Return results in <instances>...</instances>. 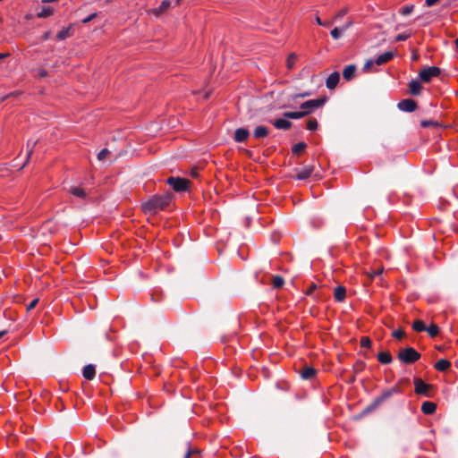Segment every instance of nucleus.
I'll use <instances>...</instances> for the list:
<instances>
[{"label":"nucleus","mask_w":458,"mask_h":458,"mask_svg":"<svg viewBox=\"0 0 458 458\" xmlns=\"http://www.w3.org/2000/svg\"><path fill=\"white\" fill-rule=\"evenodd\" d=\"M7 55H6V54H1V53H0V59H3V58H4V57H5V56H7Z\"/></svg>","instance_id":"54"},{"label":"nucleus","mask_w":458,"mask_h":458,"mask_svg":"<svg viewBox=\"0 0 458 458\" xmlns=\"http://www.w3.org/2000/svg\"><path fill=\"white\" fill-rule=\"evenodd\" d=\"M394 57V53L392 51H387L380 55H378L375 61L369 60L366 63L364 68L367 69L368 67L371 66L372 64H376L377 65H382L384 64L388 63L391 61Z\"/></svg>","instance_id":"6"},{"label":"nucleus","mask_w":458,"mask_h":458,"mask_svg":"<svg viewBox=\"0 0 458 458\" xmlns=\"http://www.w3.org/2000/svg\"><path fill=\"white\" fill-rule=\"evenodd\" d=\"M451 366V363L449 360H445V359H441L439 360L436 364H435V368L436 369H437L438 371H445L446 369H448Z\"/></svg>","instance_id":"23"},{"label":"nucleus","mask_w":458,"mask_h":458,"mask_svg":"<svg viewBox=\"0 0 458 458\" xmlns=\"http://www.w3.org/2000/svg\"><path fill=\"white\" fill-rule=\"evenodd\" d=\"M382 273V269H377V270H375L371 273V276L374 277L376 276H378Z\"/></svg>","instance_id":"45"},{"label":"nucleus","mask_w":458,"mask_h":458,"mask_svg":"<svg viewBox=\"0 0 458 458\" xmlns=\"http://www.w3.org/2000/svg\"><path fill=\"white\" fill-rule=\"evenodd\" d=\"M182 0H176V1H175V4H176V5H179V4L182 3Z\"/></svg>","instance_id":"55"},{"label":"nucleus","mask_w":458,"mask_h":458,"mask_svg":"<svg viewBox=\"0 0 458 458\" xmlns=\"http://www.w3.org/2000/svg\"><path fill=\"white\" fill-rule=\"evenodd\" d=\"M38 298L33 299L26 307L27 311L32 310L38 303Z\"/></svg>","instance_id":"37"},{"label":"nucleus","mask_w":458,"mask_h":458,"mask_svg":"<svg viewBox=\"0 0 458 458\" xmlns=\"http://www.w3.org/2000/svg\"><path fill=\"white\" fill-rule=\"evenodd\" d=\"M310 114V111L285 112L284 116L289 119H301Z\"/></svg>","instance_id":"16"},{"label":"nucleus","mask_w":458,"mask_h":458,"mask_svg":"<svg viewBox=\"0 0 458 458\" xmlns=\"http://www.w3.org/2000/svg\"><path fill=\"white\" fill-rule=\"evenodd\" d=\"M410 37L409 34L401 33L395 37V41H404Z\"/></svg>","instance_id":"41"},{"label":"nucleus","mask_w":458,"mask_h":458,"mask_svg":"<svg viewBox=\"0 0 458 458\" xmlns=\"http://www.w3.org/2000/svg\"><path fill=\"white\" fill-rule=\"evenodd\" d=\"M49 37H50V32H49V31H47V32H46V33L43 35V39H44V40H47V39H48V38H49Z\"/></svg>","instance_id":"48"},{"label":"nucleus","mask_w":458,"mask_h":458,"mask_svg":"<svg viewBox=\"0 0 458 458\" xmlns=\"http://www.w3.org/2000/svg\"><path fill=\"white\" fill-rule=\"evenodd\" d=\"M421 124H422L423 127H427L428 125V123L424 121V122H422Z\"/></svg>","instance_id":"53"},{"label":"nucleus","mask_w":458,"mask_h":458,"mask_svg":"<svg viewBox=\"0 0 458 458\" xmlns=\"http://www.w3.org/2000/svg\"><path fill=\"white\" fill-rule=\"evenodd\" d=\"M360 346L363 348H369L371 346V341L368 336H363L360 339Z\"/></svg>","instance_id":"36"},{"label":"nucleus","mask_w":458,"mask_h":458,"mask_svg":"<svg viewBox=\"0 0 458 458\" xmlns=\"http://www.w3.org/2000/svg\"><path fill=\"white\" fill-rule=\"evenodd\" d=\"M97 16V13H91L90 15H89L88 17L84 18L82 20V22L83 23H88L91 20H93L95 17Z\"/></svg>","instance_id":"43"},{"label":"nucleus","mask_w":458,"mask_h":458,"mask_svg":"<svg viewBox=\"0 0 458 458\" xmlns=\"http://www.w3.org/2000/svg\"><path fill=\"white\" fill-rule=\"evenodd\" d=\"M267 134L268 131L265 126H258L254 131V137L257 139L265 138Z\"/></svg>","instance_id":"24"},{"label":"nucleus","mask_w":458,"mask_h":458,"mask_svg":"<svg viewBox=\"0 0 458 458\" xmlns=\"http://www.w3.org/2000/svg\"><path fill=\"white\" fill-rule=\"evenodd\" d=\"M377 360L382 364H389L393 358L389 352H381L377 354Z\"/></svg>","instance_id":"22"},{"label":"nucleus","mask_w":458,"mask_h":458,"mask_svg":"<svg viewBox=\"0 0 458 458\" xmlns=\"http://www.w3.org/2000/svg\"><path fill=\"white\" fill-rule=\"evenodd\" d=\"M426 331L431 337H435L439 333V327L436 324H431L428 327H427Z\"/></svg>","instance_id":"30"},{"label":"nucleus","mask_w":458,"mask_h":458,"mask_svg":"<svg viewBox=\"0 0 458 458\" xmlns=\"http://www.w3.org/2000/svg\"><path fill=\"white\" fill-rule=\"evenodd\" d=\"M310 96V93L309 92H304V93H301V94H296L293 98H305V97H308Z\"/></svg>","instance_id":"44"},{"label":"nucleus","mask_w":458,"mask_h":458,"mask_svg":"<svg viewBox=\"0 0 458 458\" xmlns=\"http://www.w3.org/2000/svg\"><path fill=\"white\" fill-rule=\"evenodd\" d=\"M331 25L330 21H323L322 25L323 27H329Z\"/></svg>","instance_id":"50"},{"label":"nucleus","mask_w":458,"mask_h":458,"mask_svg":"<svg viewBox=\"0 0 458 458\" xmlns=\"http://www.w3.org/2000/svg\"><path fill=\"white\" fill-rule=\"evenodd\" d=\"M69 34H70V29L66 28V29H63L62 30H60L57 33L56 37L59 40H64L69 37Z\"/></svg>","instance_id":"32"},{"label":"nucleus","mask_w":458,"mask_h":458,"mask_svg":"<svg viewBox=\"0 0 458 458\" xmlns=\"http://www.w3.org/2000/svg\"><path fill=\"white\" fill-rule=\"evenodd\" d=\"M412 329L416 332L426 331L427 327L422 320L417 319L412 323Z\"/></svg>","instance_id":"28"},{"label":"nucleus","mask_w":458,"mask_h":458,"mask_svg":"<svg viewBox=\"0 0 458 458\" xmlns=\"http://www.w3.org/2000/svg\"><path fill=\"white\" fill-rule=\"evenodd\" d=\"M339 81H340V74H339V72H335L327 77V79L326 81V86L329 89H334L337 86Z\"/></svg>","instance_id":"10"},{"label":"nucleus","mask_w":458,"mask_h":458,"mask_svg":"<svg viewBox=\"0 0 458 458\" xmlns=\"http://www.w3.org/2000/svg\"><path fill=\"white\" fill-rule=\"evenodd\" d=\"M83 377L88 380H92L96 376V369L92 364H89L83 368Z\"/></svg>","instance_id":"13"},{"label":"nucleus","mask_w":458,"mask_h":458,"mask_svg":"<svg viewBox=\"0 0 458 458\" xmlns=\"http://www.w3.org/2000/svg\"><path fill=\"white\" fill-rule=\"evenodd\" d=\"M312 172H313L312 166H305L296 174V178L298 180H305L311 175Z\"/></svg>","instance_id":"17"},{"label":"nucleus","mask_w":458,"mask_h":458,"mask_svg":"<svg viewBox=\"0 0 458 458\" xmlns=\"http://www.w3.org/2000/svg\"><path fill=\"white\" fill-rule=\"evenodd\" d=\"M297 62V55L294 53H291L286 59V67L292 70Z\"/></svg>","instance_id":"27"},{"label":"nucleus","mask_w":458,"mask_h":458,"mask_svg":"<svg viewBox=\"0 0 458 458\" xmlns=\"http://www.w3.org/2000/svg\"><path fill=\"white\" fill-rule=\"evenodd\" d=\"M109 151L106 149V148H104L102 149L98 154V159L99 161H104L106 157V156L108 155Z\"/></svg>","instance_id":"38"},{"label":"nucleus","mask_w":458,"mask_h":458,"mask_svg":"<svg viewBox=\"0 0 458 458\" xmlns=\"http://www.w3.org/2000/svg\"><path fill=\"white\" fill-rule=\"evenodd\" d=\"M315 21H316V22H317L318 25H320V26H321V25H322V23H323V21H321V19H320L318 16H317V17H316Z\"/></svg>","instance_id":"49"},{"label":"nucleus","mask_w":458,"mask_h":458,"mask_svg":"<svg viewBox=\"0 0 458 458\" xmlns=\"http://www.w3.org/2000/svg\"><path fill=\"white\" fill-rule=\"evenodd\" d=\"M54 13V10L52 7L49 6H44L40 12L37 13V16L38 18H47L50 15H52Z\"/></svg>","instance_id":"26"},{"label":"nucleus","mask_w":458,"mask_h":458,"mask_svg":"<svg viewBox=\"0 0 458 458\" xmlns=\"http://www.w3.org/2000/svg\"><path fill=\"white\" fill-rule=\"evenodd\" d=\"M326 98L308 100L301 105V108L303 111H310V114L313 110L321 107L326 103Z\"/></svg>","instance_id":"5"},{"label":"nucleus","mask_w":458,"mask_h":458,"mask_svg":"<svg viewBox=\"0 0 458 458\" xmlns=\"http://www.w3.org/2000/svg\"><path fill=\"white\" fill-rule=\"evenodd\" d=\"M414 386V391L416 394L429 396V390L432 388L431 385L426 384L420 378H415Z\"/></svg>","instance_id":"7"},{"label":"nucleus","mask_w":458,"mask_h":458,"mask_svg":"<svg viewBox=\"0 0 458 458\" xmlns=\"http://www.w3.org/2000/svg\"><path fill=\"white\" fill-rule=\"evenodd\" d=\"M170 6H171V2L169 0H164V1H162L159 7L148 11V13L153 14L155 17L157 18L162 13H164L168 8H170Z\"/></svg>","instance_id":"9"},{"label":"nucleus","mask_w":458,"mask_h":458,"mask_svg":"<svg viewBox=\"0 0 458 458\" xmlns=\"http://www.w3.org/2000/svg\"><path fill=\"white\" fill-rule=\"evenodd\" d=\"M4 0H0V2H3Z\"/></svg>","instance_id":"58"},{"label":"nucleus","mask_w":458,"mask_h":458,"mask_svg":"<svg viewBox=\"0 0 458 458\" xmlns=\"http://www.w3.org/2000/svg\"><path fill=\"white\" fill-rule=\"evenodd\" d=\"M306 148H307L306 143L299 142L293 147L292 151L295 155H300L301 152H303L305 150Z\"/></svg>","instance_id":"29"},{"label":"nucleus","mask_w":458,"mask_h":458,"mask_svg":"<svg viewBox=\"0 0 458 458\" xmlns=\"http://www.w3.org/2000/svg\"><path fill=\"white\" fill-rule=\"evenodd\" d=\"M455 46H456V48L458 49V38L455 40Z\"/></svg>","instance_id":"56"},{"label":"nucleus","mask_w":458,"mask_h":458,"mask_svg":"<svg viewBox=\"0 0 458 458\" xmlns=\"http://www.w3.org/2000/svg\"><path fill=\"white\" fill-rule=\"evenodd\" d=\"M4 332H0V338L3 336Z\"/></svg>","instance_id":"57"},{"label":"nucleus","mask_w":458,"mask_h":458,"mask_svg":"<svg viewBox=\"0 0 458 458\" xmlns=\"http://www.w3.org/2000/svg\"><path fill=\"white\" fill-rule=\"evenodd\" d=\"M395 390L394 389H392V390H389L387 392H385L377 400V402H382L384 400H386V398L390 397L392 395L393 393H394Z\"/></svg>","instance_id":"39"},{"label":"nucleus","mask_w":458,"mask_h":458,"mask_svg":"<svg viewBox=\"0 0 458 458\" xmlns=\"http://www.w3.org/2000/svg\"><path fill=\"white\" fill-rule=\"evenodd\" d=\"M437 409V404L432 402H424L421 405V411L424 414H432Z\"/></svg>","instance_id":"19"},{"label":"nucleus","mask_w":458,"mask_h":458,"mask_svg":"<svg viewBox=\"0 0 458 458\" xmlns=\"http://www.w3.org/2000/svg\"><path fill=\"white\" fill-rule=\"evenodd\" d=\"M352 26V22L349 21L345 25H344L341 29L340 28H334L330 34L334 39H338L341 38L342 33L346 30L348 28Z\"/></svg>","instance_id":"15"},{"label":"nucleus","mask_w":458,"mask_h":458,"mask_svg":"<svg viewBox=\"0 0 458 458\" xmlns=\"http://www.w3.org/2000/svg\"><path fill=\"white\" fill-rule=\"evenodd\" d=\"M382 273V269H377V270H375L371 273V276L374 277L376 276H378Z\"/></svg>","instance_id":"46"},{"label":"nucleus","mask_w":458,"mask_h":458,"mask_svg":"<svg viewBox=\"0 0 458 458\" xmlns=\"http://www.w3.org/2000/svg\"><path fill=\"white\" fill-rule=\"evenodd\" d=\"M170 202L171 196L169 194L156 195L142 203L141 208L145 214L153 215L160 210H164L169 206Z\"/></svg>","instance_id":"1"},{"label":"nucleus","mask_w":458,"mask_h":458,"mask_svg":"<svg viewBox=\"0 0 458 458\" xmlns=\"http://www.w3.org/2000/svg\"><path fill=\"white\" fill-rule=\"evenodd\" d=\"M417 104L412 99H403L398 103V108L405 112H412L416 109Z\"/></svg>","instance_id":"8"},{"label":"nucleus","mask_w":458,"mask_h":458,"mask_svg":"<svg viewBox=\"0 0 458 458\" xmlns=\"http://www.w3.org/2000/svg\"><path fill=\"white\" fill-rule=\"evenodd\" d=\"M440 74V69L436 66L427 67L422 69L419 77L423 82H429L433 78L437 77Z\"/></svg>","instance_id":"4"},{"label":"nucleus","mask_w":458,"mask_h":458,"mask_svg":"<svg viewBox=\"0 0 458 458\" xmlns=\"http://www.w3.org/2000/svg\"><path fill=\"white\" fill-rule=\"evenodd\" d=\"M420 358V354L412 347L402 349L398 353V359L405 364L413 363Z\"/></svg>","instance_id":"2"},{"label":"nucleus","mask_w":458,"mask_h":458,"mask_svg":"<svg viewBox=\"0 0 458 458\" xmlns=\"http://www.w3.org/2000/svg\"><path fill=\"white\" fill-rule=\"evenodd\" d=\"M39 74L41 76H46L47 75V72L45 70H42Z\"/></svg>","instance_id":"51"},{"label":"nucleus","mask_w":458,"mask_h":458,"mask_svg":"<svg viewBox=\"0 0 458 458\" xmlns=\"http://www.w3.org/2000/svg\"><path fill=\"white\" fill-rule=\"evenodd\" d=\"M315 375H316V369H313L312 367H305L301 371V377L303 379H311L315 377Z\"/></svg>","instance_id":"21"},{"label":"nucleus","mask_w":458,"mask_h":458,"mask_svg":"<svg viewBox=\"0 0 458 458\" xmlns=\"http://www.w3.org/2000/svg\"><path fill=\"white\" fill-rule=\"evenodd\" d=\"M250 135V132L245 128H239L234 132V140L236 142H243L245 141Z\"/></svg>","instance_id":"12"},{"label":"nucleus","mask_w":458,"mask_h":458,"mask_svg":"<svg viewBox=\"0 0 458 458\" xmlns=\"http://www.w3.org/2000/svg\"><path fill=\"white\" fill-rule=\"evenodd\" d=\"M349 9L347 7H344L342 9H340L335 15V20H338V19H341L343 18L344 15L347 14Z\"/></svg>","instance_id":"35"},{"label":"nucleus","mask_w":458,"mask_h":458,"mask_svg":"<svg viewBox=\"0 0 458 458\" xmlns=\"http://www.w3.org/2000/svg\"><path fill=\"white\" fill-rule=\"evenodd\" d=\"M440 0H425V4L428 7L436 5Z\"/></svg>","instance_id":"42"},{"label":"nucleus","mask_w":458,"mask_h":458,"mask_svg":"<svg viewBox=\"0 0 458 458\" xmlns=\"http://www.w3.org/2000/svg\"><path fill=\"white\" fill-rule=\"evenodd\" d=\"M318 123L316 119H310L307 122V129L310 131H315L318 129Z\"/></svg>","instance_id":"33"},{"label":"nucleus","mask_w":458,"mask_h":458,"mask_svg":"<svg viewBox=\"0 0 458 458\" xmlns=\"http://www.w3.org/2000/svg\"><path fill=\"white\" fill-rule=\"evenodd\" d=\"M409 90L412 95H419L421 91V84L417 80H412L409 83Z\"/></svg>","instance_id":"20"},{"label":"nucleus","mask_w":458,"mask_h":458,"mask_svg":"<svg viewBox=\"0 0 458 458\" xmlns=\"http://www.w3.org/2000/svg\"><path fill=\"white\" fill-rule=\"evenodd\" d=\"M272 124L278 130H288L292 127V123L284 118L272 121Z\"/></svg>","instance_id":"11"},{"label":"nucleus","mask_w":458,"mask_h":458,"mask_svg":"<svg viewBox=\"0 0 458 458\" xmlns=\"http://www.w3.org/2000/svg\"><path fill=\"white\" fill-rule=\"evenodd\" d=\"M346 296L345 287L339 285L334 291V297L337 301H343Z\"/></svg>","instance_id":"18"},{"label":"nucleus","mask_w":458,"mask_h":458,"mask_svg":"<svg viewBox=\"0 0 458 458\" xmlns=\"http://www.w3.org/2000/svg\"><path fill=\"white\" fill-rule=\"evenodd\" d=\"M166 182L175 191H186L190 184L189 180L180 177H169Z\"/></svg>","instance_id":"3"},{"label":"nucleus","mask_w":458,"mask_h":458,"mask_svg":"<svg viewBox=\"0 0 458 458\" xmlns=\"http://www.w3.org/2000/svg\"><path fill=\"white\" fill-rule=\"evenodd\" d=\"M393 337L401 340L404 336V332L402 329H398L393 332Z\"/></svg>","instance_id":"40"},{"label":"nucleus","mask_w":458,"mask_h":458,"mask_svg":"<svg viewBox=\"0 0 458 458\" xmlns=\"http://www.w3.org/2000/svg\"><path fill=\"white\" fill-rule=\"evenodd\" d=\"M315 288H316V285H312L310 287V289L309 290L308 294H310L311 293V291H313V289H315Z\"/></svg>","instance_id":"52"},{"label":"nucleus","mask_w":458,"mask_h":458,"mask_svg":"<svg viewBox=\"0 0 458 458\" xmlns=\"http://www.w3.org/2000/svg\"><path fill=\"white\" fill-rule=\"evenodd\" d=\"M69 192L81 199L86 198V192L81 187H72Z\"/></svg>","instance_id":"25"},{"label":"nucleus","mask_w":458,"mask_h":458,"mask_svg":"<svg viewBox=\"0 0 458 458\" xmlns=\"http://www.w3.org/2000/svg\"><path fill=\"white\" fill-rule=\"evenodd\" d=\"M413 10H414L413 4H407V5L403 6L400 9L399 13L403 16H407L410 13H411L413 12Z\"/></svg>","instance_id":"31"},{"label":"nucleus","mask_w":458,"mask_h":458,"mask_svg":"<svg viewBox=\"0 0 458 458\" xmlns=\"http://www.w3.org/2000/svg\"><path fill=\"white\" fill-rule=\"evenodd\" d=\"M193 453H198V451H191V450H188L186 454H185V457L184 458H190L191 455L193 454Z\"/></svg>","instance_id":"47"},{"label":"nucleus","mask_w":458,"mask_h":458,"mask_svg":"<svg viewBox=\"0 0 458 458\" xmlns=\"http://www.w3.org/2000/svg\"><path fill=\"white\" fill-rule=\"evenodd\" d=\"M284 284V279L281 276H275L273 279V286L275 288H280Z\"/></svg>","instance_id":"34"},{"label":"nucleus","mask_w":458,"mask_h":458,"mask_svg":"<svg viewBox=\"0 0 458 458\" xmlns=\"http://www.w3.org/2000/svg\"><path fill=\"white\" fill-rule=\"evenodd\" d=\"M356 72V66L353 64L347 65L343 71V77L346 81L352 80Z\"/></svg>","instance_id":"14"}]
</instances>
